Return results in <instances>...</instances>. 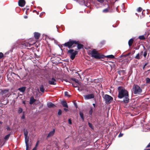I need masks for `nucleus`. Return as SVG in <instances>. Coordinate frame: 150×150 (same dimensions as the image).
<instances>
[{
    "mask_svg": "<svg viewBox=\"0 0 150 150\" xmlns=\"http://www.w3.org/2000/svg\"><path fill=\"white\" fill-rule=\"evenodd\" d=\"M118 97L120 99L123 98L124 102L125 103H128L129 99L128 93L127 91L121 87H119L118 88Z\"/></svg>",
    "mask_w": 150,
    "mask_h": 150,
    "instance_id": "f257e3e1",
    "label": "nucleus"
},
{
    "mask_svg": "<svg viewBox=\"0 0 150 150\" xmlns=\"http://www.w3.org/2000/svg\"><path fill=\"white\" fill-rule=\"evenodd\" d=\"M91 56L96 59H100L103 57V55H100L95 49L91 51Z\"/></svg>",
    "mask_w": 150,
    "mask_h": 150,
    "instance_id": "f03ea898",
    "label": "nucleus"
},
{
    "mask_svg": "<svg viewBox=\"0 0 150 150\" xmlns=\"http://www.w3.org/2000/svg\"><path fill=\"white\" fill-rule=\"evenodd\" d=\"M132 90L135 94H140L142 92V90L140 87L136 85H134L133 86Z\"/></svg>",
    "mask_w": 150,
    "mask_h": 150,
    "instance_id": "7ed1b4c3",
    "label": "nucleus"
},
{
    "mask_svg": "<svg viewBox=\"0 0 150 150\" xmlns=\"http://www.w3.org/2000/svg\"><path fill=\"white\" fill-rule=\"evenodd\" d=\"M77 42L74 40H69V41L65 43L63 45L64 47H67L69 48H71L72 47H74V46H73L74 44H77Z\"/></svg>",
    "mask_w": 150,
    "mask_h": 150,
    "instance_id": "20e7f679",
    "label": "nucleus"
},
{
    "mask_svg": "<svg viewBox=\"0 0 150 150\" xmlns=\"http://www.w3.org/2000/svg\"><path fill=\"white\" fill-rule=\"evenodd\" d=\"M69 53L70 54V58L71 59L73 60L75 58L76 55L78 53L76 51H74L73 49H71L68 51Z\"/></svg>",
    "mask_w": 150,
    "mask_h": 150,
    "instance_id": "39448f33",
    "label": "nucleus"
},
{
    "mask_svg": "<svg viewBox=\"0 0 150 150\" xmlns=\"http://www.w3.org/2000/svg\"><path fill=\"white\" fill-rule=\"evenodd\" d=\"M103 98L106 104L110 103L113 100V98L111 96L107 94L105 95Z\"/></svg>",
    "mask_w": 150,
    "mask_h": 150,
    "instance_id": "423d86ee",
    "label": "nucleus"
},
{
    "mask_svg": "<svg viewBox=\"0 0 150 150\" xmlns=\"http://www.w3.org/2000/svg\"><path fill=\"white\" fill-rule=\"evenodd\" d=\"M28 132L27 130L24 131V135L25 138V142L26 146V150L28 149V142L29 141V139L28 137Z\"/></svg>",
    "mask_w": 150,
    "mask_h": 150,
    "instance_id": "0eeeda50",
    "label": "nucleus"
},
{
    "mask_svg": "<svg viewBox=\"0 0 150 150\" xmlns=\"http://www.w3.org/2000/svg\"><path fill=\"white\" fill-rule=\"evenodd\" d=\"M94 97V95L93 94H88L84 96V98L86 100L93 98Z\"/></svg>",
    "mask_w": 150,
    "mask_h": 150,
    "instance_id": "6e6552de",
    "label": "nucleus"
},
{
    "mask_svg": "<svg viewBox=\"0 0 150 150\" xmlns=\"http://www.w3.org/2000/svg\"><path fill=\"white\" fill-rule=\"evenodd\" d=\"M48 82L50 84L55 85L56 84V80L54 78H52L51 80H49Z\"/></svg>",
    "mask_w": 150,
    "mask_h": 150,
    "instance_id": "1a4fd4ad",
    "label": "nucleus"
},
{
    "mask_svg": "<svg viewBox=\"0 0 150 150\" xmlns=\"http://www.w3.org/2000/svg\"><path fill=\"white\" fill-rule=\"evenodd\" d=\"M19 6L21 7L24 6L25 4L24 0H19L18 2Z\"/></svg>",
    "mask_w": 150,
    "mask_h": 150,
    "instance_id": "9d476101",
    "label": "nucleus"
},
{
    "mask_svg": "<svg viewBox=\"0 0 150 150\" xmlns=\"http://www.w3.org/2000/svg\"><path fill=\"white\" fill-rule=\"evenodd\" d=\"M55 129H54L52 131H50L48 134L47 137H49L51 136H52L55 132Z\"/></svg>",
    "mask_w": 150,
    "mask_h": 150,
    "instance_id": "9b49d317",
    "label": "nucleus"
},
{
    "mask_svg": "<svg viewBox=\"0 0 150 150\" xmlns=\"http://www.w3.org/2000/svg\"><path fill=\"white\" fill-rule=\"evenodd\" d=\"M61 103L64 107L68 108V106L67 102L65 101H62L61 102Z\"/></svg>",
    "mask_w": 150,
    "mask_h": 150,
    "instance_id": "f8f14e48",
    "label": "nucleus"
},
{
    "mask_svg": "<svg viewBox=\"0 0 150 150\" xmlns=\"http://www.w3.org/2000/svg\"><path fill=\"white\" fill-rule=\"evenodd\" d=\"M79 3L81 5H83L84 4L85 6H87L88 7L89 5H88L86 4H85V1L84 0H79Z\"/></svg>",
    "mask_w": 150,
    "mask_h": 150,
    "instance_id": "ddd939ff",
    "label": "nucleus"
},
{
    "mask_svg": "<svg viewBox=\"0 0 150 150\" xmlns=\"http://www.w3.org/2000/svg\"><path fill=\"white\" fill-rule=\"evenodd\" d=\"M47 105L48 107L49 108H53L55 106L54 104L50 102L48 103L47 104Z\"/></svg>",
    "mask_w": 150,
    "mask_h": 150,
    "instance_id": "4468645a",
    "label": "nucleus"
},
{
    "mask_svg": "<svg viewBox=\"0 0 150 150\" xmlns=\"http://www.w3.org/2000/svg\"><path fill=\"white\" fill-rule=\"evenodd\" d=\"M40 34L39 33H34V37L35 39H38L40 37Z\"/></svg>",
    "mask_w": 150,
    "mask_h": 150,
    "instance_id": "2eb2a0df",
    "label": "nucleus"
},
{
    "mask_svg": "<svg viewBox=\"0 0 150 150\" xmlns=\"http://www.w3.org/2000/svg\"><path fill=\"white\" fill-rule=\"evenodd\" d=\"M35 101V100L34 99L33 97H31L30 99V104H32Z\"/></svg>",
    "mask_w": 150,
    "mask_h": 150,
    "instance_id": "dca6fc26",
    "label": "nucleus"
},
{
    "mask_svg": "<svg viewBox=\"0 0 150 150\" xmlns=\"http://www.w3.org/2000/svg\"><path fill=\"white\" fill-rule=\"evenodd\" d=\"M18 90L20 91H21L22 92H23L25 91V87H24L20 88H18Z\"/></svg>",
    "mask_w": 150,
    "mask_h": 150,
    "instance_id": "f3484780",
    "label": "nucleus"
},
{
    "mask_svg": "<svg viewBox=\"0 0 150 150\" xmlns=\"http://www.w3.org/2000/svg\"><path fill=\"white\" fill-rule=\"evenodd\" d=\"M22 45H23L22 47L25 48H26V47L28 46V45H29L30 44L27 43H23L22 44Z\"/></svg>",
    "mask_w": 150,
    "mask_h": 150,
    "instance_id": "a211bd4d",
    "label": "nucleus"
},
{
    "mask_svg": "<svg viewBox=\"0 0 150 150\" xmlns=\"http://www.w3.org/2000/svg\"><path fill=\"white\" fill-rule=\"evenodd\" d=\"M133 42V40L132 39H131L128 42L129 45L130 46L132 45V43Z\"/></svg>",
    "mask_w": 150,
    "mask_h": 150,
    "instance_id": "6ab92c4d",
    "label": "nucleus"
},
{
    "mask_svg": "<svg viewBox=\"0 0 150 150\" xmlns=\"http://www.w3.org/2000/svg\"><path fill=\"white\" fill-rule=\"evenodd\" d=\"M76 44L77 45V48L78 49H80L83 48V45H82L81 44H78V43L77 42V43Z\"/></svg>",
    "mask_w": 150,
    "mask_h": 150,
    "instance_id": "aec40b11",
    "label": "nucleus"
},
{
    "mask_svg": "<svg viewBox=\"0 0 150 150\" xmlns=\"http://www.w3.org/2000/svg\"><path fill=\"white\" fill-rule=\"evenodd\" d=\"M70 83H71L72 86L74 87H78V86L79 84V83H71L70 82Z\"/></svg>",
    "mask_w": 150,
    "mask_h": 150,
    "instance_id": "412c9836",
    "label": "nucleus"
},
{
    "mask_svg": "<svg viewBox=\"0 0 150 150\" xmlns=\"http://www.w3.org/2000/svg\"><path fill=\"white\" fill-rule=\"evenodd\" d=\"M105 57L108 58H114V56L112 55H108L105 56Z\"/></svg>",
    "mask_w": 150,
    "mask_h": 150,
    "instance_id": "4be33fe9",
    "label": "nucleus"
},
{
    "mask_svg": "<svg viewBox=\"0 0 150 150\" xmlns=\"http://www.w3.org/2000/svg\"><path fill=\"white\" fill-rule=\"evenodd\" d=\"M40 89L41 92H42V93L44 92V89L43 86L42 85L40 86Z\"/></svg>",
    "mask_w": 150,
    "mask_h": 150,
    "instance_id": "5701e85b",
    "label": "nucleus"
},
{
    "mask_svg": "<svg viewBox=\"0 0 150 150\" xmlns=\"http://www.w3.org/2000/svg\"><path fill=\"white\" fill-rule=\"evenodd\" d=\"M138 38L140 40H144L145 39L144 36L143 35L139 36Z\"/></svg>",
    "mask_w": 150,
    "mask_h": 150,
    "instance_id": "b1692460",
    "label": "nucleus"
},
{
    "mask_svg": "<svg viewBox=\"0 0 150 150\" xmlns=\"http://www.w3.org/2000/svg\"><path fill=\"white\" fill-rule=\"evenodd\" d=\"M10 134H8V135H6L4 137V139L6 140H7L8 139V138L10 136Z\"/></svg>",
    "mask_w": 150,
    "mask_h": 150,
    "instance_id": "393cba45",
    "label": "nucleus"
},
{
    "mask_svg": "<svg viewBox=\"0 0 150 150\" xmlns=\"http://www.w3.org/2000/svg\"><path fill=\"white\" fill-rule=\"evenodd\" d=\"M81 118L83 119V120H84L83 115V113L81 112H79Z\"/></svg>",
    "mask_w": 150,
    "mask_h": 150,
    "instance_id": "a878e982",
    "label": "nucleus"
},
{
    "mask_svg": "<svg viewBox=\"0 0 150 150\" xmlns=\"http://www.w3.org/2000/svg\"><path fill=\"white\" fill-rule=\"evenodd\" d=\"M136 59H141V57H140V56L139 55V54L138 53L137 54V55L135 57Z\"/></svg>",
    "mask_w": 150,
    "mask_h": 150,
    "instance_id": "bb28decb",
    "label": "nucleus"
},
{
    "mask_svg": "<svg viewBox=\"0 0 150 150\" xmlns=\"http://www.w3.org/2000/svg\"><path fill=\"white\" fill-rule=\"evenodd\" d=\"M22 111H23L22 109L21 108H19L18 109V113H20L22 112Z\"/></svg>",
    "mask_w": 150,
    "mask_h": 150,
    "instance_id": "cd10ccee",
    "label": "nucleus"
},
{
    "mask_svg": "<svg viewBox=\"0 0 150 150\" xmlns=\"http://www.w3.org/2000/svg\"><path fill=\"white\" fill-rule=\"evenodd\" d=\"M108 8H106L103 10V13H107L108 11Z\"/></svg>",
    "mask_w": 150,
    "mask_h": 150,
    "instance_id": "c85d7f7f",
    "label": "nucleus"
},
{
    "mask_svg": "<svg viewBox=\"0 0 150 150\" xmlns=\"http://www.w3.org/2000/svg\"><path fill=\"white\" fill-rule=\"evenodd\" d=\"M146 82L147 83H150V79L147 78L146 79Z\"/></svg>",
    "mask_w": 150,
    "mask_h": 150,
    "instance_id": "c756f323",
    "label": "nucleus"
},
{
    "mask_svg": "<svg viewBox=\"0 0 150 150\" xmlns=\"http://www.w3.org/2000/svg\"><path fill=\"white\" fill-rule=\"evenodd\" d=\"M8 92V90H5L2 91V93L3 94H5L6 92Z\"/></svg>",
    "mask_w": 150,
    "mask_h": 150,
    "instance_id": "7c9ffc66",
    "label": "nucleus"
},
{
    "mask_svg": "<svg viewBox=\"0 0 150 150\" xmlns=\"http://www.w3.org/2000/svg\"><path fill=\"white\" fill-rule=\"evenodd\" d=\"M4 57V54L2 52H0V59H1Z\"/></svg>",
    "mask_w": 150,
    "mask_h": 150,
    "instance_id": "2f4dec72",
    "label": "nucleus"
},
{
    "mask_svg": "<svg viewBox=\"0 0 150 150\" xmlns=\"http://www.w3.org/2000/svg\"><path fill=\"white\" fill-rule=\"evenodd\" d=\"M142 8L140 7H139L137 9V11L138 12H141L142 11Z\"/></svg>",
    "mask_w": 150,
    "mask_h": 150,
    "instance_id": "473e14b6",
    "label": "nucleus"
},
{
    "mask_svg": "<svg viewBox=\"0 0 150 150\" xmlns=\"http://www.w3.org/2000/svg\"><path fill=\"white\" fill-rule=\"evenodd\" d=\"M73 83H79V81L78 80L76 79Z\"/></svg>",
    "mask_w": 150,
    "mask_h": 150,
    "instance_id": "72a5a7b5",
    "label": "nucleus"
},
{
    "mask_svg": "<svg viewBox=\"0 0 150 150\" xmlns=\"http://www.w3.org/2000/svg\"><path fill=\"white\" fill-rule=\"evenodd\" d=\"M39 142V141H38L37 142V143H36V144H35V147L34 148H36V149H37V146H38Z\"/></svg>",
    "mask_w": 150,
    "mask_h": 150,
    "instance_id": "f704fd0d",
    "label": "nucleus"
},
{
    "mask_svg": "<svg viewBox=\"0 0 150 150\" xmlns=\"http://www.w3.org/2000/svg\"><path fill=\"white\" fill-rule=\"evenodd\" d=\"M143 53V51H141L139 54V55L140 56V57H141V59L142 58V56Z\"/></svg>",
    "mask_w": 150,
    "mask_h": 150,
    "instance_id": "c9c22d12",
    "label": "nucleus"
},
{
    "mask_svg": "<svg viewBox=\"0 0 150 150\" xmlns=\"http://www.w3.org/2000/svg\"><path fill=\"white\" fill-rule=\"evenodd\" d=\"M62 114V111L61 110L59 109L58 112V114L59 115H60Z\"/></svg>",
    "mask_w": 150,
    "mask_h": 150,
    "instance_id": "e433bc0d",
    "label": "nucleus"
},
{
    "mask_svg": "<svg viewBox=\"0 0 150 150\" xmlns=\"http://www.w3.org/2000/svg\"><path fill=\"white\" fill-rule=\"evenodd\" d=\"M147 55V52L146 51H145L143 54V56L145 58L146 57Z\"/></svg>",
    "mask_w": 150,
    "mask_h": 150,
    "instance_id": "4c0bfd02",
    "label": "nucleus"
},
{
    "mask_svg": "<svg viewBox=\"0 0 150 150\" xmlns=\"http://www.w3.org/2000/svg\"><path fill=\"white\" fill-rule=\"evenodd\" d=\"M105 0H97V1L100 3H103L104 1H105Z\"/></svg>",
    "mask_w": 150,
    "mask_h": 150,
    "instance_id": "58836bf2",
    "label": "nucleus"
},
{
    "mask_svg": "<svg viewBox=\"0 0 150 150\" xmlns=\"http://www.w3.org/2000/svg\"><path fill=\"white\" fill-rule=\"evenodd\" d=\"M68 93L66 91L64 92V95L65 96H68Z\"/></svg>",
    "mask_w": 150,
    "mask_h": 150,
    "instance_id": "ea45409f",
    "label": "nucleus"
},
{
    "mask_svg": "<svg viewBox=\"0 0 150 150\" xmlns=\"http://www.w3.org/2000/svg\"><path fill=\"white\" fill-rule=\"evenodd\" d=\"M88 125L91 128H92V125L90 123H88Z\"/></svg>",
    "mask_w": 150,
    "mask_h": 150,
    "instance_id": "a19ab883",
    "label": "nucleus"
},
{
    "mask_svg": "<svg viewBox=\"0 0 150 150\" xmlns=\"http://www.w3.org/2000/svg\"><path fill=\"white\" fill-rule=\"evenodd\" d=\"M123 134L122 133H120L119 135H118V137H122L123 136Z\"/></svg>",
    "mask_w": 150,
    "mask_h": 150,
    "instance_id": "79ce46f5",
    "label": "nucleus"
},
{
    "mask_svg": "<svg viewBox=\"0 0 150 150\" xmlns=\"http://www.w3.org/2000/svg\"><path fill=\"white\" fill-rule=\"evenodd\" d=\"M68 122H69V123L70 124H71V120L70 119H69L68 120Z\"/></svg>",
    "mask_w": 150,
    "mask_h": 150,
    "instance_id": "37998d69",
    "label": "nucleus"
},
{
    "mask_svg": "<svg viewBox=\"0 0 150 150\" xmlns=\"http://www.w3.org/2000/svg\"><path fill=\"white\" fill-rule=\"evenodd\" d=\"M147 64H148V63H145V64H144V67H143V69H144L145 67V66H146Z\"/></svg>",
    "mask_w": 150,
    "mask_h": 150,
    "instance_id": "c03bdc74",
    "label": "nucleus"
},
{
    "mask_svg": "<svg viewBox=\"0 0 150 150\" xmlns=\"http://www.w3.org/2000/svg\"><path fill=\"white\" fill-rule=\"evenodd\" d=\"M25 118V116L23 114L22 115V117H21V119H24Z\"/></svg>",
    "mask_w": 150,
    "mask_h": 150,
    "instance_id": "a18cd8bd",
    "label": "nucleus"
},
{
    "mask_svg": "<svg viewBox=\"0 0 150 150\" xmlns=\"http://www.w3.org/2000/svg\"><path fill=\"white\" fill-rule=\"evenodd\" d=\"M71 80H72V81H75V80H76V79H75V78H72L71 79Z\"/></svg>",
    "mask_w": 150,
    "mask_h": 150,
    "instance_id": "49530a36",
    "label": "nucleus"
},
{
    "mask_svg": "<svg viewBox=\"0 0 150 150\" xmlns=\"http://www.w3.org/2000/svg\"><path fill=\"white\" fill-rule=\"evenodd\" d=\"M150 147V142L149 144L147 146V147Z\"/></svg>",
    "mask_w": 150,
    "mask_h": 150,
    "instance_id": "de8ad7c7",
    "label": "nucleus"
},
{
    "mask_svg": "<svg viewBox=\"0 0 150 150\" xmlns=\"http://www.w3.org/2000/svg\"><path fill=\"white\" fill-rule=\"evenodd\" d=\"M64 110L66 112H67L68 111V110L67 109L65 108H64Z\"/></svg>",
    "mask_w": 150,
    "mask_h": 150,
    "instance_id": "09e8293b",
    "label": "nucleus"
},
{
    "mask_svg": "<svg viewBox=\"0 0 150 150\" xmlns=\"http://www.w3.org/2000/svg\"><path fill=\"white\" fill-rule=\"evenodd\" d=\"M24 18L25 19L27 18V16H24Z\"/></svg>",
    "mask_w": 150,
    "mask_h": 150,
    "instance_id": "8fccbe9b",
    "label": "nucleus"
},
{
    "mask_svg": "<svg viewBox=\"0 0 150 150\" xmlns=\"http://www.w3.org/2000/svg\"><path fill=\"white\" fill-rule=\"evenodd\" d=\"M32 150H37V149H36V148H34Z\"/></svg>",
    "mask_w": 150,
    "mask_h": 150,
    "instance_id": "3c124183",
    "label": "nucleus"
},
{
    "mask_svg": "<svg viewBox=\"0 0 150 150\" xmlns=\"http://www.w3.org/2000/svg\"><path fill=\"white\" fill-rule=\"evenodd\" d=\"M75 104V106H76V107L77 108V106L76 105V104Z\"/></svg>",
    "mask_w": 150,
    "mask_h": 150,
    "instance_id": "603ef678",
    "label": "nucleus"
},
{
    "mask_svg": "<svg viewBox=\"0 0 150 150\" xmlns=\"http://www.w3.org/2000/svg\"><path fill=\"white\" fill-rule=\"evenodd\" d=\"M93 105L94 106H95V104H94V103H93Z\"/></svg>",
    "mask_w": 150,
    "mask_h": 150,
    "instance_id": "864d4df0",
    "label": "nucleus"
},
{
    "mask_svg": "<svg viewBox=\"0 0 150 150\" xmlns=\"http://www.w3.org/2000/svg\"><path fill=\"white\" fill-rule=\"evenodd\" d=\"M2 122H1L0 121V124H2Z\"/></svg>",
    "mask_w": 150,
    "mask_h": 150,
    "instance_id": "5fc2aeb1",
    "label": "nucleus"
},
{
    "mask_svg": "<svg viewBox=\"0 0 150 150\" xmlns=\"http://www.w3.org/2000/svg\"><path fill=\"white\" fill-rule=\"evenodd\" d=\"M23 103L24 104H25V102H23Z\"/></svg>",
    "mask_w": 150,
    "mask_h": 150,
    "instance_id": "6e6d98bb",
    "label": "nucleus"
},
{
    "mask_svg": "<svg viewBox=\"0 0 150 150\" xmlns=\"http://www.w3.org/2000/svg\"><path fill=\"white\" fill-rule=\"evenodd\" d=\"M144 150H150V149H148Z\"/></svg>",
    "mask_w": 150,
    "mask_h": 150,
    "instance_id": "4d7b16f0",
    "label": "nucleus"
},
{
    "mask_svg": "<svg viewBox=\"0 0 150 150\" xmlns=\"http://www.w3.org/2000/svg\"><path fill=\"white\" fill-rule=\"evenodd\" d=\"M64 81H67V80H65Z\"/></svg>",
    "mask_w": 150,
    "mask_h": 150,
    "instance_id": "13d9d810",
    "label": "nucleus"
},
{
    "mask_svg": "<svg viewBox=\"0 0 150 150\" xmlns=\"http://www.w3.org/2000/svg\"><path fill=\"white\" fill-rule=\"evenodd\" d=\"M129 54H127V55H129Z\"/></svg>",
    "mask_w": 150,
    "mask_h": 150,
    "instance_id": "bf43d9fd",
    "label": "nucleus"
},
{
    "mask_svg": "<svg viewBox=\"0 0 150 150\" xmlns=\"http://www.w3.org/2000/svg\"><path fill=\"white\" fill-rule=\"evenodd\" d=\"M28 150V149H27V150Z\"/></svg>",
    "mask_w": 150,
    "mask_h": 150,
    "instance_id": "052dcab7",
    "label": "nucleus"
}]
</instances>
